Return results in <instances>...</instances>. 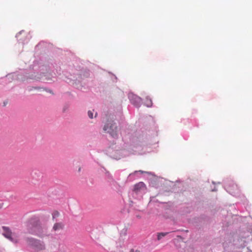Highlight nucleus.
Here are the masks:
<instances>
[{
    "mask_svg": "<svg viewBox=\"0 0 252 252\" xmlns=\"http://www.w3.org/2000/svg\"><path fill=\"white\" fill-rule=\"evenodd\" d=\"M168 233V232H161L158 234L157 239L160 240L162 237L165 236Z\"/></svg>",
    "mask_w": 252,
    "mask_h": 252,
    "instance_id": "obj_9",
    "label": "nucleus"
},
{
    "mask_svg": "<svg viewBox=\"0 0 252 252\" xmlns=\"http://www.w3.org/2000/svg\"><path fill=\"white\" fill-rule=\"evenodd\" d=\"M27 242L28 245L34 248L36 251H43L46 247L43 241L33 238H28Z\"/></svg>",
    "mask_w": 252,
    "mask_h": 252,
    "instance_id": "obj_2",
    "label": "nucleus"
},
{
    "mask_svg": "<svg viewBox=\"0 0 252 252\" xmlns=\"http://www.w3.org/2000/svg\"><path fill=\"white\" fill-rule=\"evenodd\" d=\"M145 104L147 107L152 106L153 103L151 99L147 97L145 102Z\"/></svg>",
    "mask_w": 252,
    "mask_h": 252,
    "instance_id": "obj_8",
    "label": "nucleus"
},
{
    "mask_svg": "<svg viewBox=\"0 0 252 252\" xmlns=\"http://www.w3.org/2000/svg\"><path fill=\"white\" fill-rule=\"evenodd\" d=\"M41 228L39 226H35L33 230L31 232L32 233L36 234L39 237L41 236L42 232H41Z\"/></svg>",
    "mask_w": 252,
    "mask_h": 252,
    "instance_id": "obj_6",
    "label": "nucleus"
},
{
    "mask_svg": "<svg viewBox=\"0 0 252 252\" xmlns=\"http://www.w3.org/2000/svg\"><path fill=\"white\" fill-rule=\"evenodd\" d=\"M130 252H140V251L138 250H134V249H131Z\"/></svg>",
    "mask_w": 252,
    "mask_h": 252,
    "instance_id": "obj_11",
    "label": "nucleus"
},
{
    "mask_svg": "<svg viewBox=\"0 0 252 252\" xmlns=\"http://www.w3.org/2000/svg\"><path fill=\"white\" fill-rule=\"evenodd\" d=\"M146 189L145 184L142 182H139L134 186V190L135 191H139Z\"/></svg>",
    "mask_w": 252,
    "mask_h": 252,
    "instance_id": "obj_5",
    "label": "nucleus"
},
{
    "mask_svg": "<svg viewBox=\"0 0 252 252\" xmlns=\"http://www.w3.org/2000/svg\"><path fill=\"white\" fill-rule=\"evenodd\" d=\"M103 130L113 137H117L118 136V127L113 121L108 122L104 126Z\"/></svg>",
    "mask_w": 252,
    "mask_h": 252,
    "instance_id": "obj_1",
    "label": "nucleus"
},
{
    "mask_svg": "<svg viewBox=\"0 0 252 252\" xmlns=\"http://www.w3.org/2000/svg\"><path fill=\"white\" fill-rule=\"evenodd\" d=\"M63 227V224L61 222L56 223L53 226V229L55 231L62 229Z\"/></svg>",
    "mask_w": 252,
    "mask_h": 252,
    "instance_id": "obj_7",
    "label": "nucleus"
},
{
    "mask_svg": "<svg viewBox=\"0 0 252 252\" xmlns=\"http://www.w3.org/2000/svg\"><path fill=\"white\" fill-rule=\"evenodd\" d=\"M139 172H141V173H143V172L141 170H140Z\"/></svg>",
    "mask_w": 252,
    "mask_h": 252,
    "instance_id": "obj_12",
    "label": "nucleus"
},
{
    "mask_svg": "<svg viewBox=\"0 0 252 252\" xmlns=\"http://www.w3.org/2000/svg\"><path fill=\"white\" fill-rule=\"evenodd\" d=\"M88 114L90 118L92 119L93 118V113L91 111H89Z\"/></svg>",
    "mask_w": 252,
    "mask_h": 252,
    "instance_id": "obj_10",
    "label": "nucleus"
},
{
    "mask_svg": "<svg viewBox=\"0 0 252 252\" xmlns=\"http://www.w3.org/2000/svg\"><path fill=\"white\" fill-rule=\"evenodd\" d=\"M128 98L131 102L136 106H139L141 102V98L133 94H129Z\"/></svg>",
    "mask_w": 252,
    "mask_h": 252,
    "instance_id": "obj_3",
    "label": "nucleus"
},
{
    "mask_svg": "<svg viewBox=\"0 0 252 252\" xmlns=\"http://www.w3.org/2000/svg\"><path fill=\"white\" fill-rule=\"evenodd\" d=\"M2 229L3 230V235L7 238L9 239L12 242H17V240H14L12 237V233L8 227L3 226Z\"/></svg>",
    "mask_w": 252,
    "mask_h": 252,
    "instance_id": "obj_4",
    "label": "nucleus"
}]
</instances>
